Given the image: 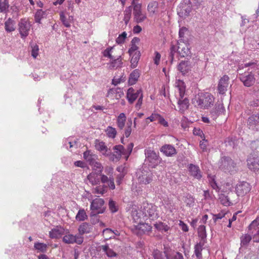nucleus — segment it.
<instances>
[{"label":"nucleus","instance_id":"f257e3e1","mask_svg":"<svg viewBox=\"0 0 259 259\" xmlns=\"http://www.w3.org/2000/svg\"><path fill=\"white\" fill-rule=\"evenodd\" d=\"M195 107L201 109H207L213 105L214 98L208 93H199L192 100Z\"/></svg>","mask_w":259,"mask_h":259},{"label":"nucleus","instance_id":"f03ea898","mask_svg":"<svg viewBox=\"0 0 259 259\" xmlns=\"http://www.w3.org/2000/svg\"><path fill=\"white\" fill-rule=\"evenodd\" d=\"M175 84L179 92V98L178 101V108L179 111L183 113L188 109L189 106V100L187 98H184L186 90L185 83L182 80H178Z\"/></svg>","mask_w":259,"mask_h":259},{"label":"nucleus","instance_id":"7ed1b4c3","mask_svg":"<svg viewBox=\"0 0 259 259\" xmlns=\"http://www.w3.org/2000/svg\"><path fill=\"white\" fill-rule=\"evenodd\" d=\"M141 209L143 211L145 220L149 218L151 220H154L159 217L156 210V206L151 203H143Z\"/></svg>","mask_w":259,"mask_h":259},{"label":"nucleus","instance_id":"20e7f679","mask_svg":"<svg viewBox=\"0 0 259 259\" xmlns=\"http://www.w3.org/2000/svg\"><path fill=\"white\" fill-rule=\"evenodd\" d=\"M145 154L146 160L149 162V165L152 167H155L162 160L158 153L150 148L145 150Z\"/></svg>","mask_w":259,"mask_h":259},{"label":"nucleus","instance_id":"39448f33","mask_svg":"<svg viewBox=\"0 0 259 259\" xmlns=\"http://www.w3.org/2000/svg\"><path fill=\"white\" fill-rule=\"evenodd\" d=\"M192 11V3L188 0L181 3L177 8V13L182 18L188 16Z\"/></svg>","mask_w":259,"mask_h":259},{"label":"nucleus","instance_id":"423d86ee","mask_svg":"<svg viewBox=\"0 0 259 259\" xmlns=\"http://www.w3.org/2000/svg\"><path fill=\"white\" fill-rule=\"evenodd\" d=\"M137 225L132 227L131 230L133 233L138 236H141L144 234L151 232L152 227L147 223H138Z\"/></svg>","mask_w":259,"mask_h":259},{"label":"nucleus","instance_id":"0eeeda50","mask_svg":"<svg viewBox=\"0 0 259 259\" xmlns=\"http://www.w3.org/2000/svg\"><path fill=\"white\" fill-rule=\"evenodd\" d=\"M31 25L26 19H21L18 23V30L22 39L25 38L29 34Z\"/></svg>","mask_w":259,"mask_h":259},{"label":"nucleus","instance_id":"6e6552de","mask_svg":"<svg viewBox=\"0 0 259 259\" xmlns=\"http://www.w3.org/2000/svg\"><path fill=\"white\" fill-rule=\"evenodd\" d=\"M133 8L134 21L137 23L144 22L147 19V16L145 13L142 12V5H135L134 3V7Z\"/></svg>","mask_w":259,"mask_h":259},{"label":"nucleus","instance_id":"1a4fd4ad","mask_svg":"<svg viewBox=\"0 0 259 259\" xmlns=\"http://www.w3.org/2000/svg\"><path fill=\"white\" fill-rule=\"evenodd\" d=\"M251 189L250 184L245 181L239 182L236 186V193L238 196L243 197L247 194Z\"/></svg>","mask_w":259,"mask_h":259},{"label":"nucleus","instance_id":"9d476101","mask_svg":"<svg viewBox=\"0 0 259 259\" xmlns=\"http://www.w3.org/2000/svg\"><path fill=\"white\" fill-rule=\"evenodd\" d=\"M235 167L233 160L228 157H222L219 161V168L225 172H231Z\"/></svg>","mask_w":259,"mask_h":259},{"label":"nucleus","instance_id":"9b49d317","mask_svg":"<svg viewBox=\"0 0 259 259\" xmlns=\"http://www.w3.org/2000/svg\"><path fill=\"white\" fill-rule=\"evenodd\" d=\"M113 153H111L109 151L108 155L109 158L112 161H118L120 160L122 155L124 156V147L121 145H116L113 148Z\"/></svg>","mask_w":259,"mask_h":259},{"label":"nucleus","instance_id":"f8f14e48","mask_svg":"<svg viewBox=\"0 0 259 259\" xmlns=\"http://www.w3.org/2000/svg\"><path fill=\"white\" fill-rule=\"evenodd\" d=\"M239 79L243 82V84L247 87L252 86L255 81L254 75L252 73V70L241 74L240 75Z\"/></svg>","mask_w":259,"mask_h":259},{"label":"nucleus","instance_id":"ddd939ff","mask_svg":"<svg viewBox=\"0 0 259 259\" xmlns=\"http://www.w3.org/2000/svg\"><path fill=\"white\" fill-rule=\"evenodd\" d=\"M153 174L150 170H142L139 173L138 182L140 184L147 185L153 180Z\"/></svg>","mask_w":259,"mask_h":259},{"label":"nucleus","instance_id":"4468645a","mask_svg":"<svg viewBox=\"0 0 259 259\" xmlns=\"http://www.w3.org/2000/svg\"><path fill=\"white\" fill-rule=\"evenodd\" d=\"M104 201L102 198H96L92 201L91 209L96 213H102L105 210L103 207Z\"/></svg>","mask_w":259,"mask_h":259},{"label":"nucleus","instance_id":"2eb2a0df","mask_svg":"<svg viewBox=\"0 0 259 259\" xmlns=\"http://www.w3.org/2000/svg\"><path fill=\"white\" fill-rule=\"evenodd\" d=\"M63 241L66 244L76 243L80 245L83 241V237L80 235L68 234L63 237Z\"/></svg>","mask_w":259,"mask_h":259},{"label":"nucleus","instance_id":"dca6fc26","mask_svg":"<svg viewBox=\"0 0 259 259\" xmlns=\"http://www.w3.org/2000/svg\"><path fill=\"white\" fill-rule=\"evenodd\" d=\"M247 166L249 169L254 171L259 169V157L251 154L247 159Z\"/></svg>","mask_w":259,"mask_h":259},{"label":"nucleus","instance_id":"f3484780","mask_svg":"<svg viewBox=\"0 0 259 259\" xmlns=\"http://www.w3.org/2000/svg\"><path fill=\"white\" fill-rule=\"evenodd\" d=\"M247 124L249 129L254 131H259V115L254 114L249 116Z\"/></svg>","mask_w":259,"mask_h":259},{"label":"nucleus","instance_id":"a211bd4d","mask_svg":"<svg viewBox=\"0 0 259 259\" xmlns=\"http://www.w3.org/2000/svg\"><path fill=\"white\" fill-rule=\"evenodd\" d=\"M142 93L141 90L136 91L133 88H130L126 92V99L130 104H133Z\"/></svg>","mask_w":259,"mask_h":259},{"label":"nucleus","instance_id":"6ab92c4d","mask_svg":"<svg viewBox=\"0 0 259 259\" xmlns=\"http://www.w3.org/2000/svg\"><path fill=\"white\" fill-rule=\"evenodd\" d=\"M229 77L227 75H224L219 80L218 90L221 94H224L227 90L229 85Z\"/></svg>","mask_w":259,"mask_h":259},{"label":"nucleus","instance_id":"aec40b11","mask_svg":"<svg viewBox=\"0 0 259 259\" xmlns=\"http://www.w3.org/2000/svg\"><path fill=\"white\" fill-rule=\"evenodd\" d=\"M188 168L191 176L197 180L201 179L202 172L198 165L191 163L188 165Z\"/></svg>","mask_w":259,"mask_h":259},{"label":"nucleus","instance_id":"412c9836","mask_svg":"<svg viewBox=\"0 0 259 259\" xmlns=\"http://www.w3.org/2000/svg\"><path fill=\"white\" fill-rule=\"evenodd\" d=\"M160 151L166 156L172 157L177 154V150L171 145L165 144L160 149Z\"/></svg>","mask_w":259,"mask_h":259},{"label":"nucleus","instance_id":"4be33fe9","mask_svg":"<svg viewBox=\"0 0 259 259\" xmlns=\"http://www.w3.org/2000/svg\"><path fill=\"white\" fill-rule=\"evenodd\" d=\"M178 70L183 74L186 75L189 73L191 70V64L189 61H182L178 64Z\"/></svg>","mask_w":259,"mask_h":259},{"label":"nucleus","instance_id":"5701e85b","mask_svg":"<svg viewBox=\"0 0 259 259\" xmlns=\"http://www.w3.org/2000/svg\"><path fill=\"white\" fill-rule=\"evenodd\" d=\"M132 216L134 221L136 223L142 222L143 221L146 220L143 210H137V209L133 208L132 210Z\"/></svg>","mask_w":259,"mask_h":259},{"label":"nucleus","instance_id":"b1692460","mask_svg":"<svg viewBox=\"0 0 259 259\" xmlns=\"http://www.w3.org/2000/svg\"><path fill=\"white\" fill-rule=\"evenodd\" d=\"M65 233L64 229L61 226H56L49 232L51 238H58Z\"/></svg>","mask_w":259,"mask_h":259},{"label":"nucleus","instance_id":"393cba45","mask_svg":"<svg viewBox=\"0 0 259 259\" xmlns=\"http://www.w3.org/2000/svg\"><path fill=\"white\" fill-rule=\"evenodd\" d=\"M122 65V58L121 56H118L115 58L114 57L113 59H111L109 63H108V68L110 69H115L121 67Z\"/></svg>","mask_w":259,"mask_h":259},{"label":"nucleus","instance_id":"a878e982","mask_svg":"<svg viewBox=\"0 0 259 259\" xmlns=\"http://www.w3.org/2000/svg\"><path fill=\"white\" fill-rule=\"evenodd\" d=\"M92 229L93 227L92 225L87 223H83L78 227L79 234L78 235L82 236L84 234L90 233L92 232Z\"/></svg>","mask_w":259,"mask_h":259},{"label":"nucleus","instance_id":"bb28decb","mask_svg":"<svg viewBox=\"0 0 259 259\" xmlns=\"http://www.w3.org/2000/svg\"><path fill=\"white\" fill-rule=\"evenodd\" d=\"M95 148L96 149L101 152L103 155L108 156V149L106 146L104 142L100 141L98 140L95 141Z\"/></svg>","mask_w":259,"mask_h":259},{"label":"nucleus","instance_id":"cd10ccee","mask_svg":"<svg viewBox=\"0 0 259 259\" xmlns=\"http://www.w3.org/2000/svg\"><path fill=\"white\" fill-rule=\"evenodd\" d=\"M100 179L102 183L107 184L110 189L114 190L115 188V186L114 183V178L113 177H110L108 178L104 175H101Z\"/></svg>","mask_w":259,"mask_h":259},{"label":"nucleus","instance_id":"c85d7f7f","mask_svg":"<svg viewBox=\"0 0 259 259\" xmlns=\"http://www.w3.org/2000/svg\"><path fill=\"white\" fill-rule=\"evenodd\" d=\"M147 11L150 16H152L158 12V3L154 1L150 2L147 6Z\"/></svg>","mask_w":259,"mask_h":259},{"label":"nucleus","instance_id":"c756f323","mask_svg":"<svg viewBox=\"0 0 259 259\" xmlns=\"http://www.w3.org/2000/svg\"><path fill=\"white\" fill-rule=\"evenodd\" d=\"M140 75V71L139 69H135L130 74L128 78V84L129 85L135 84L138 81Z\"/></svg>","mask_w":259,"mask_h":259},{"label":"nucleus","instance_id":"7c9ffc66","mask_svg":"<svg viewBox=\"0 0 259 259\" xmlns=\"http://www.w3.org/2000/svg\"><path fill=\"white\" fill-rule=\"evenodd\" d=\"M206 241H200L197 243L194 246V253L197 259L202 258L201 251L203 250V246Z\"/></svg>","mask_w":259,"mask_h":259},{"label":"nucleus","instance_id":"2f4dec72","mask_svg":"<svg viewBox=\"0 0 259 259\" xmlns=\"http://www.w3.org/2000/svg\"><path fill=\"white\" fill-rule=\"evenodd\" d=\"M83 158L90 165L96 160L97 156L94 154L91 151L87 150L83 153Z\"/></svg>","mask_w":259,"mask_h":259},{"label":"nucleus","instance_id":"473e14b6","mask_svg":"<svg viewBox=\"0 0 259 259\" xmlns=\"http://www.w3.org/2000/svg\"><path fill=\"white\" fill-rule=\"evenodd\" d=\"M100 247L109 257H116L117 255V254L112 249L109 248L108 244L102 245Z\"/></svg>","mask_w":259,"mask_h":259},{"label":"nucleus","instance_id":"72a5a7b5","mask_svg":"<svg viewBox=\"0 0 259 259\" xmlns=\"http://www.w3.org/2000/svg\"><path fill=\"white\" fill-rule=\"evenodd\" d=\"M126 117L124 113H121L117 118V125L120 130H122L125 126Z\"/></svg>","mask_w":259,"mask_h":259},{"label":"nucleus","instance_id":"f704fd0d","mask_svg":"<svg viewBox=\"0 0 259 259\" xmlns=\"http://www.w3.org/2000/svg\"><path fill=\"white\" fill-rule=\"evenodd\" d=\"M130 56L131 57V67L132 68H135L137 66L139 60L140 58V52H137L133 54H130Z\"/></svg>","mask_w":259,"mask_h":259},{"label":"nucleus","instance_id":"c9c22d12","mask_svg":"<svg viewBox=\"0 0 259 259\" xmlns=\"http://www.w3.org/2000/svg\"><path fill=\"white\" fill-rule=\"evenodd\" d=\"M87 179L92 185H98L100 182V179L98 175L93 172L90 174L88 176Z\"/></svg>","mask_w":259,"mask_h":259},{"label":"nucleus","instance_id":"e433bc0d","mask_svg":"<svg viewBox=\"0 0 259 259\" xmlns=\"http://www.w3.org/2000/svg\"><path fill=\"white\" fill-rule=\"evenodd\" d=\"M177 51L178 53L182 57H185L189 56L191 54L190 49L186 46L183 47L180 46H178Z\"/></svg>","mask_w":259,"mask_h":259},{"label":"nucleus","instance_id":"4c0bfd02","mask_svg":"<svg viewBox=\"0 0 259 259\" xmlns=\"http://www.w3.org/2000/svg\"><path fill=\"white\" fill-rule=\"evenodd\" d=\"M5 28L7 32H10L15 30V22L11 18H9L5 22Z\"/></svg>","mask_w":259,"mask_h":259},{"label":"nucleus","instance_id":"58836bf2","mask_svg":"<svg viewBox=\"0 0 259 259\" xmlns=\"http://www.w3.org/2000/svg\"><path fill=\"white\" fill-rule=\"evenodd\" d=\"M116 94L115 98L118 99L120 98L123 95V93L121 91L120 88H112L110 89L107 93V97L112 96Z\"/></svg>","mask_w":259,"mask_h":259},{"label":"nucleus","instance_id":"ea45409f","mask_svg":"<svg viewBox=\"0 0 259 259\" xmlns=\"http://www.w3.org/2000/svg\"><path fill=\"white\" fill-rule=\"evenodd\" d=\"M46 15L47 13L46 11H44L41 9L38 10L34 16L35 22L40 24L41 19L45 18Z\"/></svg>","mask_w":259,"mask_h":259},{"label":"nucleus","instance_id":"a19ab883","mask_svg":"<svg viewBox=\"0 0 259 259\" xmlns=\"http://www.w3.org/2000/svg\"><path fill=\"white\" fill-rule=\"evenodd\" d=\"M252 239V236L248 234H243L240 237L241 246H247Z\"/></svg>","mask_w":259,"mask_h":259},{"label":"nucleus","instance_id":"79ce46f5","mask_svg":"<svg viewBox=\"0 0 259 259\" xmlns=\"http://www.w3.org/2000/svg\"><path fill=\"white\" fill-rule=\"evenodd\" d=\"M34 248L36 250L37 252L45 253L47 250L48 245L47 244L44 243L36 242L34 244Z\"/></svg>","mask_w":259,"mask_h":259},{"label":"nucleus","instance_id":"37998d69","mask_svg":"<svg viewBox=\"0 0 259 259\" xmlns=\"http://www.w3.org/2000/svg\"><path fill=\"white\" fill-rule=\"evenodd\" d=\"M198 235L201 238L200 241H205L207 236L206 232V228L204 225H200L198 228Z\"/></svg>","mask_w":259,"mask_h":259},{"label":"nucleus","instance_id":"c03bdc74","mask_svg":"<svg viewBox=\"0 0 259 259\" xmlns=\"http://www.w3.org/2000/svg\"><path fill=\"white\" fill-rule=\"evenodd\" d=\"M154 226L156 229L161 232H166L170 229L168 225L161 222L154 224Z\"/></svg>","mask_w":259,"mask_h":259},{"label":"nucleus","instance_id":"a18cd8bd","mask_svg":"<svg viewBox=\"0 0 259 259\" xmlns=\"http://www.w3.org/2000/svg\"><path fill=\"white\" fill-rule=\"evenodd\" d=\"M152 256L154 259H164V257H166V255H168L165 251L162 252L159 250H154L152 252Z\"/></svg>","mask_w":259,"mask_h":259},{"label":"nucleus","instance_id":"49530a36","mask_svg":"<svg viewBox=\"0 0 259 259\" xmlns=\"http://www.w3.org/2000/svg\"><path fill=\"white\" fill-rule=\"evenodd\" d=\"M70 18L72 19V17H69V18H67L63 12L60 13V19L63 24V25L66 27H70Z\"/></svg>","mask_w":259,"mask_h":259},{"label":"nucleus","instance_id":"de8ad7c7","mask_svg":"<svg viewBox=\"0 0 259 259\" xmlns=\"http://www.w3.org/2000/svg\"><path fill=\"white\" fill-rule=\"evenodd\" d=\"M184 201L187 206L191 207L194 206L195 198L191 194H187L184 197Z\"/></svg>","mask_w":259,"mask_h":259},{"label":"nucleus","instance_id":"09e8293b","mask_svg":"<svg viewBox=\"0 0 259 259\" xmlns=\"http://www.w3.org/2000/svg\"><path fill=\"white\" fill-rule=\"evenodd\" d=\"M132 10V6H129L128 7H127L124 11L123 21H124L125 25L127 24L131 19Z\"/></svg>","mask_w":259,"mask_h":259},{"label":"nucleus","instance_id":"8fccbe9b","mask_svg":"<svg viewBox=\"0 0 259 259\" xmlns=\"http://www.w3.org/2000/svg\"><path fill=\"white\" fill-rule=\"evenodd\" d=\"M105 132L106 133L107 136L112 139H114L115 138L117 132L116 129L114 127H113L111 126H108L107 128L105 130Z\"/></svg>","mask_w":259,"mask_h":259},{"label":"nucleus","instance_id":"3c124183","mask_svg":"<svg viewBox=\"0 0 259 259\" xmlns=\"http://www.w3.org/2000/svg\"><path fill=\"white\" fill-rule=\"evenodd\" d=\"M257 63V61L247 63L244 64V67H250L248 69L249 71L250 70H252V71L257 70V73L259 75V69L258 68Z\"/></svg>","mask_w":259,"mask_h":259},{"label":"nucleus","instance_id":"603ef678","mask_svg":"<svg viewBox=\"0 0 259 259\" xmlns=\"http://www.w3.org/2000/svg\"><path fill=\"white\" fill-rule=\"evenodd\" d=\"M87 215L83 209H79L76 215V220L78 221H83L87 219Z\"/></svg>","mask_w":259,"mask_h":259},{"label":"nucleus","instance_id":"864d4df0","mask_svg":"<svg viewBox=\"0 0 259 259\" xmlns=\"http://www.w3.org/2000/svg\"><path fill=\"white\" fill-rule=\"evenodd\" d=\"M219 199L222 204L225 206H229L232 204L228 196H226L224 194H221L220 196Z\"/></svg>","mask_w":259,"mask_h":259},{"label":"nucleus","instance_id":"5fc2aeb1","mask_svg":"<svg viewBox=\"0 0 259 259\" xmlns=\"http://www.w3.org/2000/svg\"><path fill=\"white\" fill-rule=\"evenodd\" d=\"M113 49V47H109L107 48L105 50L102 52V54L104 57L108 58L110 59H113L114 57L112 55V50Z\"/></svg>","mask_w":259,"mask_h":259},{"label":"nucleus","instance_id":"6e6d98bb","mask_svg":"<svg viewBox=\"0 0 259 259\" xmlns=\"http://www.w3.org/2000/svg\"><path fill=\"white\" fill-rule=\"evenodd\" d=\"M249 231L250 233L253 236V241L254 242H259V226L256 228V229Z\"/></svg>","mask_w":259,"mask_h":259},{"label":"nucleus","instance_id":"4d7b16f0","mask_svg":"<svg viewBox=\"0 0 259 259\" xmlns=\"http://www.w3.org/2000/svg\"><path fill=\"white\" fill-rule=\"evenodd\" d=\"M133 147H134V144L133 143H131L129 144H128L127 148L126 149L124 148V150H123L124 156L126 160H127L129 156L130 155L131 153H132Z\"/></svg>","mask_w":259,"mask_h":259},{"label":"nucleus","instance_id":"13d9d810","mask_svg":"<svg viewBox=\"0 0 259 259\" xmlns=\"http://www.w3.org/2000/svg\"><path fill=\"white\" fill-rule=\"evenodd\" d=\"M109 208L112 213L117 212L118 210V206L116 202L112 200H110L109 201Z\"/></svg>","mask_w":259,"mask_h":259},{"label":"nucleus","instance_id":"bf43d9fd","mask_svg":"<svg viewBox=\"0 0 259 259\" xmlns=\"http://www.w3.org/2000/svg\"><path fill=\"white\" fill-rule=\"evenodd\" d=\"M107 192V186L105 185L99 186L96 187L94 190V192L96 194L103 195Z\"/></svg>","mask_w":259,"mask_h":259},{"label":"nucleus","instance_id":"052dcab7","mask_svg":"<svg viewBox=\"0 0 259 259\" xmlns=\"http://www.w3.org/2000/svg\"><path fill=\"white\" fill-rule=\"evenodd\" d=\"M90 165L93 167V169L98 172H101L103 170V167L102 164L100 162L96 161V160Z\"/></svg>","mask_w":259,"mask_h":259},{"label":"nucleus","instance_id":"680f3d73","mask_svg":"<svg viewBox=\"0 0 259 259\" xmlns=\"http://www.w3.org/2000/svg\"><path fill=\"white\" fill-rule=\"evenodd\" d=\"M167 259H184L182 253L176 252L168 254L166 255Z\"/></svg>","mask_w":259,"mask_h":259},{"label":"nucleus","instance_id":"e2e57ef3","mask_svg":"<svg viewBox=\"0 0 259 259\" xmlns=\"http://www.w3.org/2000/svg\"><path fill=\"white\" fill-rule=\"evenodd\" d=\"M9 3L7 0H0V11L5 12L9 8Z\"/></svg>","mask_w":259,"mask_h":259},{"label":"nucleus","instance_id":"0e129e2a","mask_svg":"<svg viewBox=\"0 0 259 259\" xmlns=\"http://www.w3.org/2000/svg\"><path fill=\"white\" fill-rule=\"evenodd\" d=\"M259 226V215L257 216L256 219L254 220L248 226V230L256 229V228Z\"/></svg>","mask_w":259,"mask_h":259},{"label":"nucleus","instance_id":"69168bd1","mask_svg":"<svg viewBox=\"0 0 259 259\" xmlns=\"http://www.w3.org/2000/svg\"><path fill=\"white\" fill-rule=\"evenodd\" d=\"M126 35L127 34L126 32H123L121 34H119L118 37L116 39V42L117 44H123L126 38Z\"/></svg>","mask_w":259,"mask_h":259},{"label":"nucleus","instance_id":"338daca9","mask_svg":"<svg viewBox=\"0 0 259 259\" xmlns=\"http://www.w3.org/2000/svg\"><path fill=\"white\" fill-rule=\"evenodd\" d=\"M132 124V119H128V123H127L128 126L125 130V132H124V135L126 138H128L131 135V134L132 132V127H131Z\"/></svg>","mask_w":259,"mask_h":259},{"label":"nucleus","instance_id":"774afa93","mask_svg":"<svg viewBox=\"0 0 259 259\" xmlns=\"http://www.w3.org/2000/svg\"><path fill=\"white\" fill-rule=\"evenodd\" d=\"M177 48L174 45H172L170 48V52L169 54V58L170 61L171 63H172L174 60V56L176 53Z\"/></svg>","mask_w":259,"mask_h":259}]
</instances>
